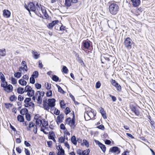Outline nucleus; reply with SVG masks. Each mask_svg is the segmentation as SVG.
Returning a JSON list of instances; mask_svg holds the SVG:
<instances>
[{
    "label": "nucleus",
    "mask_w": 155,
    "mask_h": 155,
    "mask_svg": "<svg viewBox=\"0 0 155 155\" xmlns=\"http://www.w3.org/2000/svg\"><path fill=\"white\" fill-rule=\"evenodd\" d=\"M109 12L111 14L115 15L119 11L118 6L116 4L111 3L109 6Z\"/></svg>",
    "instance_id": "obj_1"
},
{
    "label": "nucleus",
    "mask_w": 155,
    "mask_h": 155,
    "mask_svg": "<svg viewBox=\"0 0 155 155\" xmlns=\"http://www.w3.org/2000/svg\"><path fill=\"white\" fill-rule=\"evenodd\" d=\"M1 86L3 87L4 90L8 93L13 91V87L11 84H8V82L6 81L4 83H1Z\"/></svg>",
    "instance_id": "obj_2"
},
{
    "label": "nucleus",
    "mask_w": 155,
    "mask_h": 155,
    "mask_svg": "<svg viewBox=\"0 0 155 155\" xmlns=\"http://www.w3.org/2000/svg\"><path fill=\"white\" fill-rule=\"evenodd\" d=\"M134 42L132 40L130 37H127L125 38L124 42V44L125 48H127L129 49L132 48Z\"/></svg>",
    "instance_id": "obj_3"
},
{
    "label": "nucleus",
    "mask_w": 155,
    "mask_h": 155,
    "mask_svg": "<svg viewBox=\"0 0 155 155\" xmlns=\"http://www.w3.org/2000/svg\"><path fill=\"white\" fill-rule=\"evenodd\" d=\"M110 82L112 85L116 88L118 91L120 92L121 91V86L115 80L112 79L110 81Z\"/></svg>",
    "instance_id": "obj_4"
},
{
    "label": "nucleus",
    "mask_w": 155,
    "mask_h": 155,
    "mask_svg": "<svg viewBox=\"0 0 155 155\" xmlns=\"http://www.w3.org/2000/svg\"><path fill=\"white\" fill-rule=\"evenodd\" d=\"M92 44V42L90 41H83L82 43L83 46L82 49L83 50L84 49L83 48L86 49H88Z\"/></svg>",
    "instance_id": "obj_5"
},
{
    "label": "nucleus",
    "mask_w": 155,
    "mask_h": 155,
    "mask_svg": "<svg viewBox=\"0 0 155 155\" xmlns=\"http://www.w3.org/2000/svg\"><path fill=\"white\" fill-rule=\"evenodd\" d=\"M56 100L55 99L52 98L49 99L48 100V104L47 106L50 108V107L52 108L54 107L55 105V102Z\"/></svg>",
    "instance_id": "obj_6"
},
{
    "label": "nucleus",
    "mask_w": 155,
    "mask_h": 155,
    "mask_svg": "<svg viewBox=\"0 0 155 155\" xmlns=\"http://www.w3.org/2000/svg\"><path fill=\"white\" fill-rule=\"evenodd\" d=\"M130 108L131 111L134 112L135 114L138 116L140 114V112L138 109L135 106L133 105H131L130 106Z\"/></svg>",
    "instance_id": "obj_7"
},
{
    "label": "nucleus",
    "mask_w": 155,
    "mask_h": 155,
    "mask_svg": "<svg viewBox=\"0 0 155 155\" xmlns=\"http://www.w3.org/2000/svg\"><path fill=\"white\" fill-rule=\"evenodd\" d=\"M109 152L116 153L117 154H118L120 152V149L117 147L114 146L110 148Z\"/></svg>",
    "instance_id": "obj_8"
},
{
    "label": "nucleus",
    "mask_w": 155,
    "mask_h": 155,
    "mask_svg": "<svg viewBox=\"0 0 155 155\" xmlns=\"http://www.w3.org/2000/svg\"><path fill=\"white\" fill-rule=\"evenodd\" d=\"M94 141L98 145L102 151L104 153H105L106 150V147L105 145L103 144L98 140H95Z\"/></svg>",
    "instance_id": "obj_9"
},
{
    "label": "nucleus",
    "mask_w": 155,
    "mask_h": 155,
    "mask_svg": "<svg viewBox=\"0 0 155 155\" xmlns=\"http://www.w3.org/2000/svg\"><path fill=\"white\" fill-rule=\"evenodd\" d=\"M59 22L58 20L53 21L51 22L48 24L47 26L49 29L52 28L56 24H57Z\"/></svg>",
    "instance_id": "obj_10"
},
{
    "label": "nucleus",
    "mask_w": 155,
    "mask_h": 155,
    "mask_svg": "<svg viewBox=\"0 0 155 155\" xmlns=\"http://www.w3.org/2000/svg\"><path fill=\"white\" fill-rule=\"evenodd\" d=\"M130 1L134 7H137L140 5L141 3L140 0H130Z\"/></svg>",
    "instance_id": "obj_11"
},
{
    "label": "nucleus",
    "mask_w": 155,
    "mask_h": 155,
    "mask_svg": "<svg viewBox=\"0 0 155 155\" xmlns=\"http://www.w3.org/2000/svg\"><path fill=\"white\" fill-rule=\"evenodd\" d=\"M104 57H103L105 58L106 61H107L110 63V62H113V59L114 58L112 56H110L108 55L104 54Z\"/></svg>",
    "instance_id": "obj_12"
},
{
    "label": "nucleus",
    "mask_w": 155,
    "mask_h": 155,
    "mask_svg": "<svg viewBox=\"0 0 155 155\" xmlns=\"http://www.w3.org/2000/svg\"><path fill=\"white\" fill-rule=\"evenodd\" d=\"M28 6L29 8L31 11L35 12L36 10V8L35 6V5L33 2H30L28 3Z\"/></svg>",
    "instance_id": "obj_13"
},
{
    "label": "nucleus",
    "mask_w": 155,
    "mask_h": 155,
    "mask_svg": "<svg viewBox=\"0 0 155 155\" xmlns=\"http://www.w3.org/2000/svg\"><path fill=\"white\" fill-rule=\"evenodd\" d=\"M3 15L4 17L8 18L10 16L11 12L8 10L5 9L3 11Z\"/></svg>",
    "instance_id": "obj_14"
},
{
    "label": "nucleus",
    "mask_w": 155,
    "mask_h": 155,
    "mask_svg": "<svg viewBox=\"0 0 155 155\" xmlns=\"http://www.w3.org/2000/svg\"><path fill=\"white\" fill-rule=\"evenodd\" d=\"M75 114H73V116L72 117V119H71V120H69L68 121V124L69 125L71 123V126H74V127L75 126Z\"/></svg>",
    "instance_id": "obj_15"
},
{
    "label": "nucleus",
    "mask_w": 155,
    "mask_h": 155,
    "mask_svg": "<svg viewBox=\"0 0 155 155\" xmlns=\"http://www.w3.org/2000/svg\"><path fill=\"white\" fill-rule=\"evenodd\" d=\"M91 112L89 111L88 112V113H87V115L89 116V118H88V120L86 119L85 118V115H84V118H85V119L86 120H88L91 119V118L89 116V114L90 113H92L94 117H95L96 116V111L95 110H93V109H91Z\"/></svg>",
    "instance_id": "obj_16"
},
{
    "label": "nucleus",
    "mask_w": 155,
    "mask_h": 155,
    "mask_svg": "<svg viewBox=\"0 0 155 155\" xmlns=\"http://www.w3.org/2000/svg\"><path fill=\"white\" fill-rule=\"evenodd\" d=\"M33 58L35 59H38L40 57V54H38L36 51L32 50L31 52Z\"/></svg>",
    "instance_id": "obj_17"
},
{
    "label": "nucleus",
    "mask_w": 155,
    "mask_h": 155,
    "mask_svg": "<svg viewBox=\"0 0 155 155\" xmlns=\"http://www.w3.org/2000/svg\"><path fill=\"white\" fill-rule=\"evenodd\" d=\"M48 103L47 101V99L44 100L43 101V107L45 110H48V111L49 108L47 106Z\"/></svg>",
    "instance_id": "obj_18"
},
{
    "label": "nucleus",
    "mask_w": 155,
    "mask_h": 155,
    "mask_svg": "<svg viewBox=\"0 0 155 155\" xmlns=\"http://www.w3.org/2000/svg\"><path fill=\"white\" fill-rule=\"evenodd\" d=\"M17 119L20 122H24V117L22 115H18L17 117Z\"/></svg>",
    "instance_id": "obj_19"
},
{
    "label": "nucleus",
    "mask_w": 155,
    "mask_h": 155,
    "mask_svg": "<svg viewBox=\"0 0 155 155\" xmlns=\"http://www.w3.org/2000/svg\"><path fill=\"white\" fill-rule=\"evenodd\" d=\"M28 110L26 108H24L22 109L20 111V114L22 115H25L26 114L28 113Z\"/></svg>",
    "instance_id": "obj_20"
},
{
    "label": "nucleus",
    "mask_w": 155,
    "mask_h": 155,
    "mask_svg": "<svg viewBox=\"0 0 155 155\" xmlns=\"http://www.w3.org/2000/svg\"><path fill=\"white\" fill-rule=\"evenodd\" d=\"M55 137V135L53 131H51L49 132L48 135V138L49 140L52 139Z\"/></svg>",
    "instance_id": "obj_21"
},
{
    "label": "nucleus",
    "mask_w": 155,
    "mask_h": 155,
    "mask_svg": "<svg viewBox=\"0 0 155 155\" xmlns=\"http://www.w3.org/2000/svg\"><path fill=\"white\" fill-rule=\"evenodd\" d=\"M0 79L1 81V83H4L6 81L4 75L1 72H0Z\"/></svg>",
    "instance_id": "obj_22"
},
{
    "label": "nucleus",
    "mask_w": 155,
    "mask_h": 155,
    "mask_svg": "<svg viewBox=\"0 0 155 155\" xmlns=\"http://www.w3.org/2000/svg\"><path fill=\"white\" fill-rule=\"evenodd\" d=\"M77 140L75 136L74 135L71 137V141L73 144L75 145H76L77 144Z\"/></svg>",
    "instance_id": "obj_23"
},
{
    "label": "nucleus",
    "mask_w": 155,
    "mask_h": 155,
    "mask_svg": "<svg viewBox=\"0 0 155 155\" xmlns=\"http://www.w3.org/2000/svg\"><path fill=\"white\" fill-rule=\"evenodd\" d=\"M65 5L66 6L69 7L72 5L73 3L72 2L71 0H65Z\"/></svg>",
    "instance_id": "obj_24"
},
{
    "label": "nucleus",
    "mask_w": 155,
    "mask_h": 155,
    "mask_svg": "<svg viewBox=\"0 0 155 155\" xmlns=\"http://www.w3.org/2000/svg\"><path fill=\"white\" fill-rule=\"evenodd\" d=\"M52 77L51 79L53 81L55 82H57L59 81V82H61V80H59V77L55 75H52Z\"/></svg>",
    "instance_id": "obj_25"
},
{
    "label": "nucleus",
    "mask_w": 155,
    "mask_h": 155,
    "mask_svg": "<svg viewBox=\"0 0 155 155\" xmlns=\"http://www.w3.org/2000/svg\"><path fill=\"white\" fill-rule=\"evenodd\" d=\"M28 127L27 128V130L28 131H30L31 128L34 127L35 126V124L32 122L31 121L28 123Z\"/></svg>",
    "instance_id": "obj_26"
},
{
    "label": "nucleus",
    "mask_w": 155,
    "mask_h": 155,
    "mask_svg": "<svg viewBox=\"0 0 155 155\" xmlns=\"http://www.w3.org/2000/svg\"><path fill=\"white\" fill-rule=\"evenodd\" d=\"M18 83L22 86H26L27 82L23 79H20L18 80Z\"/></svg>",
    "instance_id": "obj_27"
},
{
    "label": "nucleus",
    "mask_w": 155,
    "mask_h": 155,
    "mask_svg": "<svg viewBox=\"0 0 155 155\" xmlns=\"http://www.w3.org/2000/svg\"><path fill=\"white\" fill-rule=\"evenodd\" d=\"M6 55V51L5 48L0 50V56L2 57L5 56Z\"/></svg>",
    "instance_id": "obj_28"
},
{
    "label": "nucleus",
    "mask_w": 155,
    "mask_h": 155,
    "mask_svg": "<svg viewBox=\"0 0 155 155\" xmlns=\"http://www.w3.org/2000/svg\"><path fill=\"white\" fill-rule=\"evenodd\" d=\"M56 85L58 88V92L63 94H64L65 93V92L63 90L62 88L60 86L57 84H56Z\"/></svg>",
    "instance_id": "obj_29"
},
{
    "label": "nucleus",
    "mask_w": 155,
    "mask_h": 155,
    "mask_svg": "<svg viewBox=\"0 0 155 155\" xmlns=\"http://www.w3.org/2000/svg\"><path fill=\"white\" fill-rule=\"evenodd\" d=\"M23 90L24 88L20 87L17 89V91L18 94H22L24 93Z\"/></svg>",
    "instance_id": "obj_30"
},
{
    "label": "nucleus",
    "mask_w": 155,
    "mask_h": 155,
    "mask_svg": "<svg viewBox=\"0 0 155 155\" xmlns=\"http://www.w3.org/2000/svg\"><path fill=\"white\" fill-rule=\"evenodd\" d=\"M83 143H81V145L82 146L84 145L87 147H89V142L86 140L84 139L83 140Z\"/></svg>",
    "instance_id": "obj_31"
},
{
    "label": "nucleus",
    "mask_w": 155,
    "mask_h": 155,
    "mask_svg": "<svg viewBox=\"0 0 155 155\" xmlns=\"http://www.w3.org/2000/svg\"><path fill=\"white\" fill-rule=\"evenodd\" d=\"M31 100V98L30 97H26L24 100V102L25 104L28 105Z\"/></svg>",
    "instance_id": "obj_32"
},
{
    "label": "nucleus",
    "mask_w": 155,
    "mask_h": 155,
    "mask_svg": "<svg viewBox=\"0 0 155 155\" xmlns=\"http://www.w3.org/2000/svg\"><path fill=\"white\" fill-rule=\"evenodd\" d=\"M60 104L61 108H65L66 106V104L64 103V100H62L60 102Z\"/></svg>",
    "instance_id": "obj_33"
},
{
    "label": "nucleus",
    "mask_w": 155,
    "mask_h": 155,
    "mask_svg": "<svg viewBox=\"0 0 155 155\" xmlns=\"http://www.w3.org/2000/svg\"><path fill=\"white\" fill-rule=\"evenodd\" d=\"M62 71L65 74H67L68 71V70L65 66H63L62 69Z\"/></svg>",
    "instance_id": "obj_34"
},
{
    "label": "nucleus",
    "mask_w": 155,
    "mask_h": 155,
    "mask_svg": "<svg viewBox=\"0 0 155 155\" xmlns=\"http://www.w3.org/2000/svg\"><path fill=\"white\" fill-rule=\"evenodd\" d=\"M14 76L18 78H20L21 76V72H17L14 74Z\"/></svg>",
    "instance_id": "obj_35"
},
{
    "label": "nucleus",
    "mask_w": 155,
    "mask_h": 155,
    "mask_svg": "<svg viewBox=\"0 0 155 155\" xmlns=\"http://www.w3.org/2000/svg\"><path fill=\"white\" fill-rule=\"evenodd\" d=\"M17 99V97L14 95L11 96L9 98L10 101H16Z\"/></svg>",
    "instance_id": "obj_36"
},
{
    "label": "nucleus",
    "mask_w": 155,
    "mask_h": 155,
    "mask_svg": "<svg viewBox=\"0 0 155 155\" xmlns=\"http://www.w3.org/2000/svg\"><path fill=\"white\" fill-rule=\"evenodd\" d=\"M38 72L37 71H35L34 72L31 76L34 77L35 78H37L38 77Z\"/></svg>",
    "instance_id": "obj_37"
},
{
    "label": "nucleus",
    "mask_w": 155,
    "mask_h": 155,
    "mask_svg": "<svg viewBox=\"0 0 155 155\" xmlns=\"http://www.w3.org/2000/svg\"><path fill=\"white\" fill-rule=\"evenodd\" d=\"M25 115L26 120L28 121H30L31 117V114L28 113L26 114Z\"/></svg>",
    "instance_id": "obj_38"
},
{
    "label": "nucleus",
    "mask_w": 155,
    "mask_h": 155,
    "mask_svg": "<svg viewBox=\"0 0 155 155\" xmlns=\"http://www.w3.org/2000/svg\"><path fill=\"white\" fill-rule=\"evenodd\" d=\"M65 138L64 136L63 137H61L58 138V142L61 143H63L65 141Z\"/></svg>",
    "instance_id": "obj_39"
},
{
    "label": "nucleus",
    "mask_w": 155,
    "mask_h": 155,
    "mask_svg": "<svg viewBox=\"0 0 155 155\" xmlns=\"http://www.w3.org/2000/svg\"><path fill=\"white\" fill-rule=\"evenodd\" d=\"M24 106L25 107H33L35 106V104L33 102H30L28 105L24 104Z\"/></svg>",
    "instance_id": "obj_40"
},
{
    "label": "nucleus",
    "mask_w": 155,
    "mask_h": 155,
    "mask_svg": "<svg viewBox=\"0 0 155 155\" xmlns=\"http://www.w3.org/2000/svg\"><path fill=\"white\" fill-rule=\"evenodd\" d=\"M37 103L38 104H41L42 102V98L40 96H38V98L37 99Z\"/></svg>",
    "instance_id": "obj_41"
},
{
    "label": "nucleus",
    "mask_w": 155,
    "mask_h": 155,
    "mask_svg": "<svg viewBox=\"0 0 155 155\" xmlns=\"http://www.w3.org/2000/svg\"><path fill=\"white\" fill-rule=\"evenodd\" d=\"M11 79L12 83L13 85L16 84L17 83V80L13 77H12Z\"/></svg>",
    "instance_id": "obj_42"
},
{
    "label": "nucleus",
    "mask_w": 155,
    "mask_h": 155,
    "mask_svg": "<svg viewBox=\"0 0 155 155\" xmlns=\"http://www.w3.org/2000/svg\"><path fill=\"white\" fill-rule=\"evenodd\" d=\"M27 95L29 97H32L35 94L34 91H32L31 93V91H27Z\"/></svg>",
    "instance_id": "obj_43"
},
{
    "label": "nucleus",
    "mask_w": 155,
    "mask_h": 155,
    "mask_svg": "<svg viewBox=\"0 0 155 155\" xmlns=\"http://www.w3.org/2000/svg\"><path fill=\"white\" fill-rule=\"evenodd\" d=\"M65 154L64 150V149H62L57 153V155H64Z\"/></svg>",
    "instance_id": "obj_44"
},
{
    "label": "nucleus",
    "mask_w": 155,
    "mask_h": 155,
    "mask_svg": "<svg viewBox=\"0 0 155 155\" xmlns=\"http://www.w3.org/2000/svg\"><path fill=\"white\" fill-rule=\"evenodd\" d=\"M52 92L51 90H49L46 93V96L48 97H50L52 96Z\"/></svg>",
    "instance_id": "obj_45"
},
{
    "label": "nucleus",
    "mask_w": 155,
    "mask_h": 155,
    "mask_svg": "<svg viewBox=\"0 0 155 155\" xmlns=\"http://www.w3.org/2000/svg\"><path fill=\"white\" fill-rule=\"evenodd\" d=\"M35 78L31 76L30 78V83L33 84L35 83Z\"/></svg>",
    "instance_id": "obj_46"
},
{
    "label": "nucleus",
    "mask_w": 155,
    "mask_h": 155,
    "mask_svg": "<svg viewBox=\"0 0 155 155\" xmlns=\"http://www.w3.org/2000/svg\"><path fill=\"white\" fill-rule=\"evenodd\" d=\"M96 128H98L99 129L104 130L105 129V127L103 124H101L96 127Z\"/></svg>",
    "instance_id": "obj_47"
},
{
    "label": "nucleus",
    "mask_w": 155,
    "mask_h": 155,
    "mask_svg": "<svg viewBox=\"0 0 155 155\" xmlns=\"http://www.w3.org/2000/svg\"><path fill=\"white\" fill-rule=\"evenodd\" d=\"M71 112V110L69 107H66L64 113L67 115Z\"/></svg>",
    "instance_id": "obj_48"
},
{
    "label": "nucleus",
    "mask_w": 155,
    "mask_h": 155,
    "mask_svg": "<svg viewBox=\"0 0 155 155\" xmlns=\"http://www.w3.org/2000/svg\"><path fill=\"white\" fill-rule=\"evenodd\" d=\"M35 87L37 89H39L41 87V84L38 83H36L35 84Z\"/></svg>",
    "instance_id": "obj_49"
},
{
    "label": "nucleus",
    "mask_w": 155,
    "mask_h": 155,
    "mask_svg": "<svg viewBox=\"0 0 155 155\" xmlns=\"http://www.w3.org/2000/svg\"><path fill=\"white\" fill-rule=\"evenodd\" d=\"M62 119L59 117V116H57L56 120V122L57 123H61L62 122Z\"/></svg>",
    "instance_id": "obj_50"
},
{
    "label": "nucleus",
    "mask_w": 155,
    "mask_h": 155,
    "mask_svg": "<svg viewBox=\"0 0 155 155\" xmlns=\"http://www.w3.org/2000/svg\"><path fill=\"white\" fill-rule=\"evenodd\" d=\"M51 84H49L48 83H47L45 84V86H46V88L47 90H50L51 89Z\"/></svg>",
    "instance_id": "obj_51"
},
{
    "label": "nucleus",
    "mask_w": 155,
    "mask_h": 155,
    "mask_svg": "<svg viewBox=\"0 0 155 155\" xmlns=\"http://www.w3.org/2000/svg\"><path fill=\"white\" fill-rule=\"evenodd\" d=\"M34 13L38 16L43 18V17L42 16L41 14L38 11H36V10L35 12H34Z\"/></svg>",
    "instance_id": "obj_52"
},
{
    "label": "nucleus",
    "mask_w": 155,
    "mask_h": 155,
    "mask_svg": "<svg viewBox=\"0 0 155 155\" xmlns=\"http://www.w3.org/2000/svg\"><path fill=\"white\" fill-rule=\"evenodd\" d=\"M109 96L111 97L112 100L113 102H115L116 101L117 98L115 96H113L111 94H109Z\"/></svg>",
    "instance_id": "obj_53"
},
{
    "label": "nucleus",
    "mask_w": 155,
    "mask_h": 155,
    "mask_svg": "<svg viewBox=\"0 0 155 155\" xmlns=\"http://www.w3.org/2000/svg\"><path fill=\"white\" fill-rule=\"evenodd\" d=\"M101 83L100 81H98L96 84L95 87L96 88H99L101 86Z\"/></svg>",
    "instance_id": "obj_54"
},
{
    "label": "nucleus",
    "mask_w": 155,
    "mask_h": 155,
    "mask_svg": "<svg viewBox=\"0 0 155 155\" xmlns=\"http://www.w3.org/2000/svg\"><path fill=\"white\" fill-rule=\"evenodd\" d=\"M136 11H137V12L138 14V15H140V13L143 11V9L142 8L140 7L136 9Z\"/></svg>",
    "instance_id": "obj_55"
},
{
    "label": "nucleus",
    "mask_w": 155,
    "mask_h": 155,
    "mask_svg": "<svg viewBox=\"0 0 155 155\" xmlns=\"http://www.w3.org/2000/svg\"><path fill=\"white\" fill-rule=\"evenodd\" d=\"M36 6L37 7L36 9L38 11L40 10V9L42 8L41 5V4H38V2L36 3Z\"/></svg>",
    "instance_id": "obj_56"
},
{
    "label": "nucleus",
    "mask_w": 155,
    "mask_h": 155,
    "mask_svg": "<svg viewBox=\"0 0 155 155\" xmlns=\"http://www.w3.org/2000/svg\"><path fill=\"white\" fill-rule=\"evenodd\" d=\"M103 57H104V54L103 55H102L101 56V63L103 64H104L105 62V60L104 58H103Z\"/></svg>",
    "instance_id": "obj_57"
},
{
    "label": "nucleus",
    "mask_w": 155,
    "mask_h": 155,
    "mask_svg": "<svg viewBox=\"0 0 155 155\" xmlns=\"http://www.w3.org/2000/svg\"><path fill=\"white\" fill-rule=\"evenodd\" d=\"M52 142L50 140L47 142V144L48 146L49 147L51 148L52 146Z\"/></svg>",
    "instance_id": "obj_58"
},
{
    "label": "nucleus",
    "mask_w": 155,
    "mask_h": 155,
    "mask_svg": "<svg viewBox=\"0 0 155 155\" xmlns=\"http://www.w3.org/2000/svg\"><path fill=\"white\" fill-rule=\"evenodd\" d=\"M24 99V97H22L21 95H19L18 97V100L20 101H22Z\"/></svg>",
    "instance_id": "obj_59"
},
{
    "label": "nucleus",
    "mask_w": 155,
    "mask_h": 155,
    "mask_svg": "<svg viewBox=\"0 0 155 155\" xmlns=\"http://www.w3.org/2000/svg\"><path fill=\"white\" fill-rule=\"evenodd\" d=\"M60 112L59 110L56 108L54 112V114L56 115H58L60 114Z\"/></svg>",
    "instance_id": "obj_60"
},
{
    "label": "nucleus",
    "mask_w": 155,
    "mask_h": 155,
    "mask_svg": "<svg viewBox=\"0 0 155 155\" xmlns=\"http://www.w3.org/2000/svg\"><path fill=\"white\" fill-rule=\"evenodd\" d=\"M105 144L109 145L110 144L111 142L110 140H109L106 139L105 141Z\"/></svg>",
    "instance_id": "obj_61"
},
{
    "label": "nucleus",
    "mask_w": 155,
    "mask_h": 155,
    "mask_svg": "<svg viewBox=\"0 0 155 155\" xmlns=\"http://www.w3.org/2000/svg\"><path fill=\"white\" fill-rule=\"evenodd\" d=\"M77 152L78 154L79 155H82V151L80 149H78L77 151Z\"/></svg>",
    "instance_id": "obj_62"
},
{
    "label": "nucleus",
    "mask_w": 155,
    "mask_h": 155,
    "mask_svg": "<svg viewBox=\"0 0 155 155\" xmlns=\"http://www.w3.org/2000/svg\"><path fill=\"white\" fill-rule=\"evenodd\" d=\"M25 152L26 155H30V151L27 149L25 148Z\"/></svg>",
    "instance_id": "obj_63"
},
{
    "label": "nucleus",
    "mask_w": 155,
    "mask_h": 155,
    "mask_svg": "<svg viewBox=\"0 0 155 155\" xmlns=\"http://www.w3.org/2000/svg\"><path fill=\"white\" fill-rule=\"evenodd\" d=\"M60 129L63 130H65L66 129V127L63 124H61L60 126Z\"/></svg>",
    "instance_id": "obj_64"
}]
</instances>
